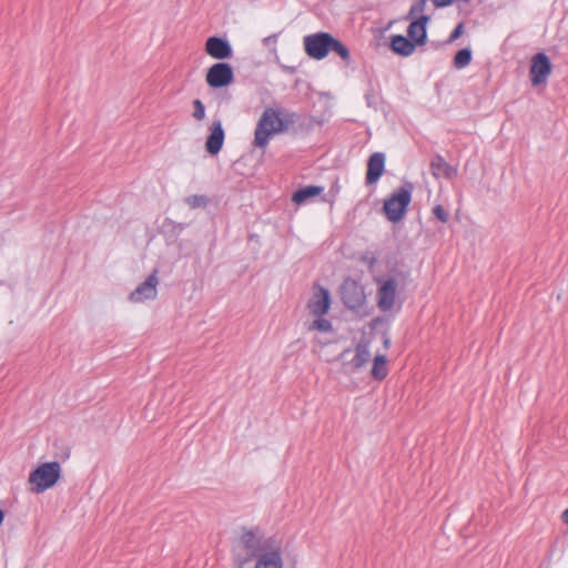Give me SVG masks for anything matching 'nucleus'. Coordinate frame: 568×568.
I'll return each mask as SVG.
<instances>
[{"label":"nucleus","mask_w":568,"mask_h":568,"mask_svg":"<svg viewBox=\"0 0 568 568\" xmlns=\"http://www.w3.org/2000/svg\"><path fill=\"white\" fill-rule=\"evenodd\" d=\"M234 80L233 69L229 63L217 62L206 72L205 81L214 89L230 85Z\"/></svg>","instance_id":"nucleus-7"},{"label":"nucleus","mask_w":568,"mask_h":568,"mask_svg":"<svg viewBox=\"0 0 568 568\" xmlns=\"http://www.w3.org/2000/svg\"><path fill=\"white\" fill-rule=\"evenodd\" d=\"M385 168V155L381 152L373 153L367 162L366 183L374 184L382 176Z\"/></svg>","instance_id":"nucleus-15"},{"label":"nucleus","mask_w":568,"mask_h":568,"mask_svg":"<svg viewBox=\"0 0 568 568\" xmlns=\"http://www.w3.org/2000/svg\"><path fill=\"white\" fill-rule=\"evenodd\" d=\"M317 318L308 326V331H318L323 333L331 332L333 329L331 321L323 316H316Z\"/></svg>","instance_id":"nucleus-23"},{"label":"nucleus","mask_w":568,"mask_h":568,"mask_svg":"<svg viewBox=\"0 0 568 568\" xmlns=\"http://www.w3.org/2000/svg\"><path fill=\"white\" fill-rule=\"evenodd\" d=\"M224 130L221 120L213 121L210 126V134L205 142V149L211 155H216L224 143Z\"/></svg>","instance_id":"nucleus-13"},{"label":"nucleus","mask_w":568,"mask_h":568,"mask_svg":"<svg viewBox=\"0 0 568 568\" xmlns=\"http://www.w3.org/2000/svg\"><path fill=\"white\" fill-rule=\"evenodd\" d=\"M263 41H264V43H265L266 45H268V44H270V43H272V42H273V43H275V42H276V37H275V36L267 37V38H265Z\"/></svg>","instance_id":"nucleus-28"},{"label":"nucleus","mask_w":568,"mask_h":568,"mask_svg":"<svg viewBox=\"0 0 568 568\" xmlns=\"http://www.w3.org/2000/svg\"><path fill=\"white\" fill-rule=\"evenodd\" d=\"M433 214L435 215L436 219H438L440 222L443 223H447L448 220H449V214L448 212L444 209L443 205H436L434 206L433 209Z\"/></svg>","instance_id":"nucleus-26"},{"label":"nucleus","mask_w":568,"mask_h":568,"mask_svg":"<svg viewBox=\"0 0 568 568\" xmlns=\"http://www.w3.org/2000/svg\"><path fill=\"white\" fill-rule=\"evenodd\" d=\"M463 33V23H459L455 30L452 32L450 37H449V40L450 41H455L456 39H458Z\"/></svg>","instance_id":"nucleus-27"},{"label":"nucleus","mask_w":568,"mask_h":568,"mask_svg":"<svg viewBox=\"0 0 568 568\" xmlns=\"http://www.w3.org/2000/svg\"><path fill=\"white\" fill-rule=\"evenodd\" d=\"M3 517H4L3 511L0 509V525H1V524H2V521H3Z\"/></svg>","instance_id":"nucleus-31"},{"label":"nucleus","mask_w":568,"mask_h":568,"mask_svg":"<svg viewBox=\"0 0 568 568\" xmlns=\"http://www.w3.org/2000/svg\"><path fill=\"white\" fill-rule=\"evenodd\" d=\"M343 303L351 310L359 308L366 301L364 287L355 280L346 278L341 287Z\"/></svg>","instance_id":"nucleus-6"},{"label":"nucleus","mask_w":568,"mask_h":568,"mask_svg":"<svg viewBox=\"0 0 568 568\" xmlns=\"http://www.w3.org/2000/svg\"><path fill=\"white\" fill-rule=\"evenodd\" d=\"M387 373L388 369L386 356L376 355L373 363L372 376L377 381H382L387 376Z\"/></svg>","instance_id":"nucleus-20"},{"label":"nucleus","mask_w":568,"mask_h":568,"mask_svg":"<svg viewBox=\"0 0 568 568\" xmlns=\"http://www.w3.org/2000/svg\"><path fill=\"white\" fill-rule=\"evenodd\" d=\"M232 552L233 568H284L281 544L258 528H240Z\"/></svg>","instance_id":"nucleus-1"},{"label":"nucleus","mask_w":568,"mask_h":568,"mask_svg":"<svg viewBox=\"0 0 568 568\" xmlns=\"http://www.w3.org/2000/svg\"><path fill=\"white\" fill-rule=\"evenodd\" d=\"M323 190H324V189H323L322 186L308 185V186L302 187V189H300L298 191H296V192L293 194L292 200H293L296 204H302V203H304L307 199L320 195V194L323 192Z\"/></svg>","instance_id":"nucleus-19"},{"label":"nucleus","mask_w":568,"mask_h":568,"mask_svg":"<svg viewBox=\"0 0 568 568\" xmlns=\"http://www.w3.org/2000/svg\"><path fill=\"white\" fill-rule=\"evenodd\" d=\"M430 172L436 178L452 179L456 174V170L450 166L443 156L436 155L430 161Z\"/></svg>","instance_id":"nucleus-18"},{"label":"nucleus","mask_w":568,"mask_h":568,"mask_svg":"<svg viewBox=\"0 0 568 568\" xmlns=\"http://www.w3.org/2000/svg\"><path fill=\"white\" fill-rule=\"evenodd\" d=\"M331 307V295L328 290L317 287L307 303L310 313L314 316H324Z\"/></svg>","instance_id":"nucleus-11"},{"label":"nucleus","mask_w":568,"mask_h":568,"mask_svg":"<svg viewBox=\"0 0 568 568\" xmlns=\"http://www.w3.org/2000/svg\"><path fill=\"white\" fill-rule=\"evenodd\" d=\"M205 52L216 60L230 59L233 50L227 40L220 37H210L205 42Z\"/></svg>","instance_id":"nucleus-12"},{"label":"nucleus","mask_w":568,"mask_h":568,"mask_svg":"<svg viewBox=\"0 0 568 568\" xmlns=\"http://www.w3.org/2000/svg\"><path fill=\"white\" fill-rule=\"evenodd\" d=\"M427 7V0H415L406 16V20L417 21L422 17H430L426 14Z\"/></svg>","instance_id":"nucleus-21"},{"label":"nucleus","mask_w":568,"mask_h":568,"mask_svg":"<svg viewBox=\"0 0 568 568\" xmlns=\"http://www.w3.org/2000/svg\"><path fill=\"white\" fill-rule=\"evenodd\" d=\"M371 351L368 344L359 343L355 348V355L352 361L344 364L346 373H354L368 363Z\"/></svg>","instance_id":"nucleus-16"},{"label":"nucleus","mask_w":568,"mask_h":568,"mask_svg":"<svg viewBox=\"0 0 568 568\" xmlns=\"http://www.w3.org/2000/svg\"><path fill=\"white\" fill-rule=\"evenodd\" d=\"M562 521L568 525V508L561 514Z\"/></svg>","instance_id":"nucleus-29"},{"label":"nucleus","mask_w":568,"mask_h":568,"mask_svg":"<svg viewBox=\"0 0 568 568\" xmlns=\"http://www.w3.org/2000/svg\"><path fill=\"white\" fill-rule=\"evenodd\" d=\"M62 469L58 462H49L39 465L29 474L30 490L41 494L52 488L61 478Z\"/></svg>","instance_id":"nucleus-4"},{"label":"nucleus","mask_w":568,"mask_h":568,"mask_svg":"<svg viewBox=\"0 0 568 568\" xmlns=\"http://www.w3.org/2000/svg\"><path fill=\"white\" fill-rule=\"evenodd\" d=\"M384 344H385V346H386V347H388V345H389V339H388V338H385Z\"/></svg>","instance_id":"nucleus-32"},{"label":"nucleus","mask_w":568,"mask_h":568,"mask_svg":"<svg viewBox=\"0 0 568 568\" xmlns=\"http://www.w3.org/2000/svg\"><path fill=\"white\" fill-rule=\"evenodd\" d=\"M193 113H192V116L196 120V121H202L204 118H205V106L203 104V102L199 99H195L193 102Z\"/></svg>","instance_id":"nucleus-25"},{"label":"nucleus","mask_w":568,"mask_h":568,"mask_svg":"<svg viewBox=\"0 0 568 568\" xmlns=\"http://www.w3.org/2000/svg\"><path fill=\"white\" fill-rule=\"evenodd\" d=\"M430 21V17H422L419 20H410L407 28L408 38L416 44L423 45L427 40V23Z\"/></svg>","instance_id":"nucleus-14"},{"label":"nucleus","mask_w":568,"mask_h":568,"mask_svg":"<svg viewBox=\"0 0 568 568\" xmlns=\"http://www.w3.org/2000/svg\"><path fill=\"white\" fill-rule=\"evenodd\" d=\"M304 49L308 57L322 60L329 52L337 53L344 61L349 59L348 49L332 34L318 32L304 37Z\"/></svg>","instance_id":"nucleus-3"},{"label":"nucleus","mask_w":568,"mask_h":568,"mask_svg":"<svg viewBox=\"0 0 568 568\" xmlns=\"http://www.w3.org/2000/svg\"><path fill=\"white\" fill-rule=\"evenodd\" d=\"M295 121V113H282L273 108H266L257 121L253 145L265 149L275 134L286 131Z\"/></svg>","instance_id":"nucleus-2"},{"label":"nucleus","mask_w":568,"mask_h":568,"mask_svg":"<svg viewBox=\"0 0 568 568\" xmlns=\"http://www.w3.org/2000/svg\"><path fill=\"white\" fill-rule=\"evenodd\" d=\"M69 456H70V449H69V448H67V449H65V452H64L63 457H64V458H68Z\"/></svg>","instance_id":"nucleus-30"},{"label":"nucleus","mask_w":568,"mask_h":568,"mask_svg":"<svg viewBox=\"0 0 568 568\" xmlns=\"http://www.w3.org/2000/svg\"><path fill=\"white\" fill-rule=\"evenodd\" d=\"M551 69V62L545 53L540 52L534 55L529 70L531 84L537 87L546 83Z\"/></svg>","instance_id":"nucleus-8"},{"label":"nucleus","mask_w":568,"mask_h":568,"mask_svg":"<svg viewBox=\"0 0 568 568\" xmlns=\"http://www.w3.org/2000/svg\"><path fill=\"white\" fill-rule=\"evenodd\" d=\"M471 61V51L470 49H462L459 50L454 58V67L457 69H463L467 67Z\"/></svg>","instance_id":"nucleus-22"},{"label":"nucleus","mask_w":568,"mask_h":568,"mask_svg":"<svg viewBox=\"0 0 568 568\" xmlns=\"http://www.w3.org/2000/svg\"><path fill=\"white\" fill-rule=\"evenodd\" d=\"M390 49L402 57H409L414 53L416 44L409 38L396 34L392 37Z\"/></svg>","instance_id":"nucleus-17"},{"label":"nucleus","mask_w":568,"mask_h":568,"mask_svg":"<svg viewBox=\"0 0 568 568\" xmlns=\"http://www.w3.org/2000/svg\"><path fill=\"white\" fill-rule=\"evenodd\" d=\"M185 203L192 209L204 207L209 203V199L205 195L194 194L185 197Z\"/></svg>","instance_id":"nucleus-24"},{"label":"nucleus","mask_w":568,"mask_h":568,"mask_svg":"<svg viewBox=\"0 0 568 568\" xmlns=\"http://www.w3.org/2000/svg\"><path fill=\"white\" fill-rule=\"evenodd\" d=\"M379 286L377 290V305L383 312H388L393 308L396 300L397 283L396 280L389 277L385 281H378Z\"/></svg>","instance_id":"nucleus-9"},{"label":"nucleus","mask_w":568,"mask_h":568,"mask_svg":"<svg viewBox=\"0 0 568 568\" xmlns=\"http://www.w3.org/2000/svg\"><path fill=\"white\" fill-rule=\"evenodd\" d=\"M413 184L405 183L398 187L384 203V212L390 222H399L412 201Z\"/></svg>","instance_id":"nucleus-5"},{"label":"nucleus","mask_w":568,"mask_h":568,"mask_svg":"<svg viewBox=\"0 0 568 568\" xmlns=\"http://www.w3.org/2000/svg\"><path fill=\"white\" fill-rule=\"evenodd\" d=\"M156 270L153 271L146 280L141 283L129 296L132 303H141L146 300H154L158 295L159 280L156 276Z\"/></svg>","instance_id":"nucleus-10"}]
</instances>
